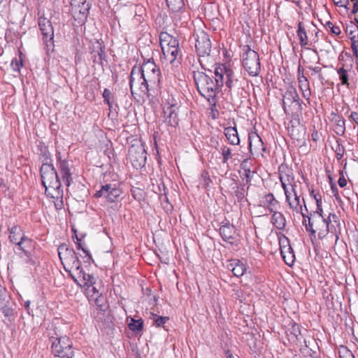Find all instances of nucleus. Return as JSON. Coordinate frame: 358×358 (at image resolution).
I'll use <instances>...</instances> for the list:
<instances>
[{
    "instance_id": "nucleus-1",
    "label": "nucleus",
    "mask_w": 358,
    "mask_h": 358,
    "mask_svg": "<svg viewBox=\"0 0 358 358\" xmlns=\"http://www.w3.org/2000/svg\"><path fill=\"white\" fill-rule=\"evenodd\" d=\"M161 72L153 59L144 62L141 66H134L129 76V87L131 94L135 80L139 83L138 89L148 99L152 98L159 92L161 86Z\"/></svg>"
},
{
    "instance_id": "nucleus-2",
    "label": "nucleus",
    "mask_w": 358,
    "mask_h": 358,
    "mask_svg": "<svg viewBox=\"0 0 358 358\" xmlns=\"http://www.w3.org/2000/svg\"><path fill=\"white\" fill-rule=\"evenodd\" d=\"M193 77L199 94L206 99L210 106H215V97L220 90L213 81V71L211 70H208V73L194 71Z\"/></svg>"
},
{
    "instance_id": "nucleus-3",
    "label": "nucleus",
    "mask_w": 358,
    "mask_h": 358,
    "mask_svg": "<svg viewBox=\"0 0 358 358\" xmlns=\"http://www.w3.org/2000/svg\"><path fill=\"white\" fill-rule=\"evenodd\" d=\"M304 203L306 213H303L302 224L305 227L307 232L314 238H316V234L319 239L322 240L328 235V227L327 217L324 215H320L315 213H309L306 205L304 199H302Z\"/></svg>"
},
{
    "instance_id": "nucleus-4",
    "label": "nucleus",
    "mask_w": 358,
    "mask_h": 358,
    "mask_svg": "<svg viewBox=\"0 0 358 358\" xmlns=\"http://www.w3.org/2000/svg\"><path fill=\"white\" fill-rule=\"evenodd\" d=\"M306 104L300 99L296 88L291 87L283 94L282 107L286 115L292 117L302 115Z\"/></svg>"
},
{
    "instance_id": "nucleus-5",
    "label": "nucleus",
    "mask_w": 358,
    "mask_h": 358,
    "mask_svg": "<svg viewBox=\"0 0 358 358\" xmlns=\"http://www.w3.org/2000/svg\"><path fill=\"white\" fill-rule=\"evenodd\" d=\"M242 65L250 76H257L261 71L259 54L248 45L242 48Z\"/></svg>"
},
{
    "instance_id": "nucleus-6",
    "label": "nucleus",
    "mask_w": 358,
    "mask_h": 358,
    "mask_svg": "<svg viewBox=\"0 0 358 358\" xmlns=\"http://www.w3.org/2000/svg\"><path fill=\"white\" fill-rule=\"evenodd\" d=\"M40 173L45 193L62 187L57 172L51 162L42 164Z\"/></svg>"
},
{
    "instance_id": "nucleus-7",
    "label": "nucleus",
    "mask_w": 358,
    "mask_h": 358,
    "mask_svg": "<svg viewBox=\"0 0 358 358\" xmlns=\"http://www.w3.org/2000/svg\"><path fill=\"white\" fill-rule=\"evenodd\" d=\"M128 159L134 168L141 169L145 166L147 161V152L143 143L138 139L131 141L128 150Z\"/></svg>"
},
{
    "instance_id": "nucleus-8",
    "label": "nucleus",
    "mask_w": 358,
    "mask_h": 358,
    "mask_svg": "<svg viewBox=\"0 0 358 358\" xmlns=\"http://www.w3.org/2000/svg\"><path fill=\"white\" fill-rule=\"evenodd\" d=\"M38 24L39 29L43 36V41L44 48L47 52H53L55 48L54 41V29L52 22L44 17H40L38 19Z\"/></svg>"
},
{
    "instance_id": "nucleus-9",
    "label": "nucleus",
    "mask_w": 358,
    "mask_h": 358,
    "mask_svg": "<svg viewBox=\"0 0 358 358\" xmlns=\"http://www.w3.org/2000/svg\"><path fill=\"white\" fill-rule=\"evenodd\" d=\"M122 193L120 185L116 183H107L102 185L99 190L94 194L95 198H103L108 203L117 202Z\"/></svg>"
},
{
    "instance_id": "nucleus-10",
    "label": "nucleus",
    "mask_w": 358,
    "mask_h": 358,
    "mask_svg": "<svg viewBox=\"0 0 358 358\" xmlns=\"http://www.w3.org/2000/svg\"><path fill=\"white\" fill-rule=\"evenodd\" d=\"M52 350L55 356L60 358H71L73 356L72 341L69 337H54Z\"/></svg>"
},
{
    "instance_id": "nucleus-11",
    "label": "nucleus",
    "mask_w": 358,
    "mask_h": 358,
    "mask_svg": "<svg viewBox=\"0 0 358 358\" xmlns=\"http://www.w3.org/2000/svg\"><path fill=\"white\" fill-rule=\"evenodd\" d=\"M194 36L197 55L199 57L209 56L212 47L209 35L203 30H199L194 34Z\"/></svg>"
},
{
    "instance_id": "nucleus-12",
    "label": "nucleus",
    "mask_w": 358,
    "mask_h": 358,
    "mask_svg": "<svg viewBox=\"0 0 358 358\" xmlns=\"http://www.w3.org/2000/svg\"><path fill=\"white\" fill-rule=\"evenodd\" d=\"M219 233L222 240L231 245H237L239 241V234L236 227L225 220L220 223Z\"/></svg>"
},
{
    "instance_id": "nucleus-13",
    "label": "nucleus",
    "mask_w": 358,
    "mask_h": 358,
    "mask_svg": "<svg viewBox=\"0 0 358 358\" xmlns=\"http://www.w3.org/2000/svg\"><path fill=\"white\" fill-rule=\"evenodd\" d=\"M92 4V3H76V0L71 1L72 16L77 22V25L82 26L86 23Z\"/></svg>"
},
{
    "instance_id": "nucleus-14",
    "label": "nucleus",
    "mask_w": 358,
    "mask_h": 358,
    "mask_svg": "<svg viewBox=\"0 0 358 358\" xmlns=\"http://www.w3.org/2000/svg\"><path fill=\"white\" fill-rule=\"evenodd\" d=\"M248 143L250 152L252 155H263V152L266 151V147L261 137L256 131L249 133Z\"/></svg>"
},
{
    "instance_id": "nucleus-15",
    "label": "nucleus",
    "mask_w": 358,
    "mask_h": 358,
    "mask_svg": "<svg viewBox=\"0 0 358 358\" xmlns=\"http://www.w3.org/2000/svg\"><path fill=\"white\" fill-rule=\"evenodd\" d=\"M287 126V130L290 137L296 141L303 138L306 129L300 123V117H292Z\"/></svg>"
},
{
    "instance_id": "nucleus-16",
    "label": "nucleus",
    "mask_w": 358,
    "mask_h": 358,
    "mask_svg": "<svg viewBox=\"0 0 358 358\" xmlns=\"http://www.w3.org/2000/svg\"><path fill=\"white\" fill-rule=\"evenodd\" d=\"M179 107L177 104H167L165 105L163 110L164 121L171 127H176L179 122L178 116Z\"/></svg>"
},
{
    "instance_id": "nucleus-17",
    "label": "nucleus",
    "mask_w": 358,
    "mask_h": 358,
    "mask_svg": "<svg viewBox=\"0 0 358 358\" xmlns=\"http://www.w3.org/2000/svg\"><path fill=\"white\" fill-rule=\"evenodd\" d=\"M328 234H330L331 238H334L336 241L339 238L341 232V225L338 216L335 213H329L327 217Z\"/></svg>"
},
{
    "instance_id": "nucleus-18",
    "label": "nucleus",
    "mask_w": 358,
    "mask_h": 358,
    "mask_svg": "<svg viewBox=\"0 0 358 358\" xmlns=\"http://www.w3.org/2000/svg\"><path fill=\"white\" fill-rule=\"evenodd\" d=\"M97 44L98 45L91 52L92 59L94 64L100 66L103 69V62H107L106 47L99 41H97Z\"/></svg>"
},
{
    "instance_id": "nucleus-19",
    "label": "nucleus",
    "mask_w": 358,
    "mask_h": 358,
    "mask_svg": "<svg viewBox=\"0 0 358 358\" xmlns=\"http://www.w3.org/2000/svg\"><path fill=\"white\" fill-rule=\"evenodd\" d=\"M228 270L231 271L234 275L240 278L247 271V264L239 259H231L227 265Z\"/></svg>"
},
{
    "instance_id": "nucleus-20",
    "label": "nucleus",
    "mask_w": 358,
    "mask_h": 358,
    "mask_svg": "<svg viewBox=\"0 0 358 358\" xmlns=\"http://www.w3.org/2000/svg\"><path fill=\"white\" fill-rule=\"evenodd\" d=\"M285 241L287 242V245H280V254L285 264L289 266H292L295 261V255L292 248L289 243L288 239L285 238Z\"/></svg>"
},
{
    "instance_id": "nucleus-21",
    "label": "nucleus",
    "mask_w": 358,
    "mask_h": 358,
    "mask_svg": "<svg viewBox=\"0 0 358 358\" xmlns=\"http://www.w3.org/2000/svg\"><path fill=\"white\" fill-rule=\"evenodd\" d=\"M78 278L75 279V282L80 287H92L96 282V279L92 274L87 273L83 269H80L78 273Z\"/></svg>"
},
{
    "instance_id": "nucleus-22",
    "label": "nucleus",
    "mask_w": 358,
    "mask_h": 358,
    "mask_svg": "<svg viewBox=\"0 0 358 358\" xmlns=\"http://www.w3.org/2000/svg\"><path fill=\"white\" fill-rule=\"evenodd\" d=\"M229 69L226 66H216L215 68L214 72H213V76L214 78V82L216 84L217 87H218V90L220 92L222 90V87L224 85L225 79H226V71Z\"/></svg>"
},
{
    "instance_id": "nucleus-23",
    "label": "nucleus",
    "mask_w": 358,
    "mask_h": 358,
    "mask_svg": "<svg viewBox=\"0 0 358 358\" xmlns=\"http://www.w3.org/2000/svg\"><path fill=\"white\" fill-rule=\"evenodd\" d=\"M294 198H292V193L290 194H287L285 197L286 202L288 203L289 208L296 213H301L303 216V205L301 204L300 197L297 195L296 192H294L293 194Z\"/></svg>"
},
{
    "instance_id": "nucleus-24",
    "label": "nucleus",
    "mask_w": 358,
    "mask_h": 358,
    "mask_svg": "<svg viewBox=\"0 0 358 358\" xmlns=\"http://www.w3.org/2000/svg\"><path fill=\"white\" fill-rule=\"evenodd\" d=\"M10 300L6 296H0V312L8 318V320L14 315V309L10 306Z\"/></svg>"
},
{
    "instance_id": "nucleus-25",
    "label": "nucleus",
    "mask_w": 358,
    "mask_h": 358,
    "mask_svg": "<svg viewBox=\"0 0 358 358\" xmlns=\"http://www.w3.org/2000/svg\"><path fill=\"white\" fill-rule=\"evenodd\" d=\"M58 168L63 182L67 187L70 186L73 178L72 173L69 169V162H62L61 164L58 166Z\"/></svg>"
},
{
    "instance_id": "nucleus-26",
    "label": "nucleus",
    "mask_w": 358,
    "mask_h": 358,
    "mask_svg": "<svg viewBox=\"0 0 358 358\" xmlns=\"http://www.w3.org/2000/svg\"><path fill=\"white\" fill-rule=\"evenodd\" d=\"M224 134L225 135L229 143L233 145H238L240 143V138L238 136V131L234 125V127L229 126L224 127Z\"/></svg>"
},
{
    "instance_id": "nucleus-27",
    "label": "nucleus",
    "mask_w": 358,
    "mask_h": 358,
    "mask_svg": "<svg viewBox=\"0 0 358 358\" xmlns=\"http://www.w3.org/2000/svg\"><path fill=\"white\" fill-rule=\"evenodd\" d=\"M47 196L53 199L55 207L57 210H61L64 206L63 202V189H55L45 193Z\"/></svg>"
},
{
    "instance_id": "nucleus-28",
    "label": "nucleus",
    "mask_w": 358,
    "mask_h": 358,
    "mask_svg": "<svg viewBox=\"0 0 358 358\" xmlns=\"http://www.w3.org/2000/svg\"><path fill=\"white\" fill-rule=\"evenodd\" d=\"M331 115H334L332 121L334 122V132L337 135L343 136L345 133V119L341 115H338L334 113H332Z\"/></svg>"
},
{
    "instance_id": "nucleus-29",
    "label": "nucleus",
    "mask_w": 358,
    "mask_h": 358,
    "mask_svg": "<svg viewBox=\"0 0 358 358\" xmlns=\"http://www.w3.org/2000/svg\"><path fill=\"white\" fill-rule=\"evenodd\" d=\"M280 180H283L288 183H293L294 176L293 171L287 166L280 165L278 169Z\"/></svg>"
},
{
    "instance_id": "nucleus-30",
    "label": "nucleus",
    "mask_w": 358,
    "mask_h": 358,
    "mask_svg": "<svg viewBox=\"0 0 358 358\" xmlns=\"http://www.w3.org/2000/svg\"><path fill=\"white\" fill-rule=\"evenodd\" d=\"M127 322L129 330L134 334H138L143 331L144 323L141 318L135 319L131 317H127Z\"/></svg>"
},
{
    "instance_id": "nucleus-31",
    "label": "nucleus",
    "mask_w": 358,
    "mask_h": 358,
    "mask_svg": "<svg viewBox=\"0 0 358 358\" xmlns=\"http://www.w3.org/2000/svg\"><path fill=\"white\" fill-rule=\"evenodd\" d=\"M33 244L34 241L23 234L17 246V249L21 250L25 256H29L30 255V252H31L29 249L33 247Z\"/></svg>"
},
{
    "instance_id": "nucleus-32",
    "label": "nucleus",
    "mask_w": 358,
    "mask_h": 358,
    "mask_svg": "<svg viewBox=\"0 0 358 358\" xmlns=\"http://www.w3.org/2000/svg\"><path fill=\"white\" fill-rule=\"evenodd\" d=\"M271 217L272 224L280 230H284L286 227V220L284 215L278 211L272 212Z\"/></svg>"
},
{
    "instance_id": "nucleus-33",
    "label": "nucleus",
    "mask_w": 358,
    "mask_h": 358,
    "mask_svg": "<svg viewBox=\"0 0 358 358\" xmlns=\"http://www.w3.org/2000/svg\"><path fill=\"white\" fill-rule=\"evenodd\" d=\"M74 231V236L73 238H76L75 243L76 245V248L78 250H81L85 254V257H83L84 261L90 264L91 262H94V259L92 258V255L90 251L85 248V246L83 244L81 238H78L76 234V231Z\"/></svg>"
},
{
    "instance_id": "nucleus-34",
    "label": "nucleus",
    "mask_w": 358,
    "mask_h": 358,
    "mask_svg": "<svg viewBox=\"0 0 358 358\" xmlns=\"http://www.w3.org/2000/svg\"><path fill=\"white\" fill-rule=\"evenodd\" d=\"M37 151L40 155L43 163H50L52 162L51 155L48 150V146L42 141H38L36 145Z\"/></svg>"
},
{
    "instance_id": "nucleus-35",
    "label": "nucleus",
    "mask_w": 358,
    "mask_h": 358,
    "mask_svg": "<svg viewBox=\"0 0 358 358\" xmlns=\"http://www.w3.org/2000/svg\"><path fill=\"white\" fill-rule=\"evenodd\" d=\"M9 231V241L17 245L19 241L22 236L24 234L23 231L21 229V228L17 225H15L12 227L11 228L8 229Z\"/></svg>"
},
{
    "instance_id": "nucleus-36",
    "label": "nucleus",
    "mask_w": 358,
    "mask_h": 358,
    "mask_svg": "<svg viewBox=\"0 0 358 358\" xmlns=\"http://www.w3.org/2000/svg\"><path fill=\"white\" fill-rule=\"evenodd\" d=\"M262 203L264 206H267V208L271 213L275 211L278 201L275 199L272 193H268L263 197Z\"/></svg>"
},
{
    "instance_id": "nucleus-37",
    "label": "nucleus",
    "mask_w": 358,
    "mask_h": 358,
    "mask_svg": "<svg viewBox=\"0 0 358 358\" xmlns=\"http://www.w3.org/2000/svg\"><path fill=\"white\" fill-rule=\"evenodd\" d=\"M297 36L299 38V44L301 47H305L308 45V36L306 29L301 22L298 23Z\"/></svg>"
},
{
    "instance_id": "nucleus-38",
    "label": "nucleus",
    "mask_w": 358,
    "mask_h": 358,
    "mask_svg": "<svg viewBox=\"0 0 358 358\" xmlns=\"http://www.w3.org/2000/svg\"><path fill=\"white\" fill-rule=\"evenodd\" d=\"M145 11L144 8L142 6L140 5H136L135 6V15L134 17L131 20L132 24L135 27H138L143 20V14Z\"/></svg>"
},
{
    "instance_id": "nucleus-39",
    "label": "nucleus",
    "mask_w": 358,
    "mask_h": 358,
    "mask_svg": "<svg viewBox=\"0 0 358 358\" xmlns=\"http://www.w3.org/2000/svg\"><path fill=\"white\" fill-rule=\"evenodd\" d=\"M310 196L314 198L316 201V210L309 212V213H315L320 215H324L322 208V196L320 194H315L313 191L310 192Z\"/></svg>"
},
{
    "instance_id": "nucleus-40",
    "label": "nucleus",
    "mask_w": 358,
    "mask_h": 358,
    "mask_svg": "<svg viewBox=\"0 0 358 358\" xmlns=\"http://www.w3.org/2000/svg\"><path fill=\"white\" fill-rule=\"evenodd\" d=\"M227 88L231 91L232 87H235L238 83V80L234 78V72L231 69H228L226 71V79L224 81Z\"/></svg>"
},
{
    "instance_id": "nucleus-41",
    "label": "nucleus",
    "mask_w": 358,
    "mask_h": 358,
    "mask_svg": "<svg viewBox=\"0 0 358 358\" xmlns=\"http://www.w3.org/2000/svg\"><path fill=\"white\" fill-rule=\"evenodd\" d=\"M344 65L336 69L338 75L339 80L343 85L349 87V74L346 69H344Z\"/></svg>"
},
{
    "instance_id": "nucleus-42",
    "label": "nucleus",
    "mask_w": 358,
    "mask_h": 358,
    "mask_svg": "<svg viewBox=\"0 0 358 358\" xmlns=\"http://www.w3.org/2000/svg\"><path fill=\"white\" fill-rule=\"evenodd\" d=\"M233 194L236 198L238 202L243 201L247 190L245 189V185H236L233 187Z\"/></svg>"
},
{
    "instance_id": "nucleus-43",
    "label": "nucleus",
    "mask_w": 358,
    "mask_h": 358,
    "mask_svg": "<svg viewBox=\"0 0 358 358\" xmlns=\"http://www.w3.org/2000/svg\"><path fill=\"white\" fill-rule=\"evenodd\" d=\"M75 250L73 248H69L66 244H62L58 248V255L61 260H62V256L68 257L74 255Z\"/></svg>"
},
{
    "instance_id": "nucleus-44",
    "label": "nucleus",
    "mask_w": 358,
    "mask_h": 358,
    "mask_svg": "<svg viewBox=\"0 0 358 358\" xmlns=\"http://www.w3.org/2000/svg\"><path fill=\"white\" fill-rule=\"evenodd\" d=\"M165 52L171 56L170 62L173 63L176 60L181 57V51L180 48H166Z\"/></svg>"
},
{
    "instance_id": "nucleus-45",
    "label": "nucleus",
    "mask_w": 358,
    "mask_h": 358,
    "mask_svg": "<svg viewBox=\"0 0 358 358\" xmlns=\"http://www.w3.org/2000/svg\"><path fill=\"white\" fill-rule=\"evenodd\" d=\"M303 342L305 343V349L304 350H307L306 353L310 355L308 350L313 352H316V349L318 348L317 343H316V340L315 337H308V339H304Z\"/></svg>"
},
{
    "instance_id": "nucleus-46",
    "label": "nucleus",
    "mask_w": 358,
    "mask_h": 358,
    "mask_svg": "<svg viewBox=\"0 0 358 358\" xmlns=\"http://www.w3.org/2000/svg\"><path fill=\"white\" fill-rule=\"evenodd\" d=\"M166 2L168 7L174 12L180 10L185 5L183 0H166Z\"/></svg>"
},
{
    "instance_id": "nucleus-47",
    "label": "nucleus",
    "mask_w": 358,
    "mask_h": 358,
    "mask_svg": "<svg viewBox=\"0 0 358 358\" xmlns=\"http://www.w3.org/2000/svg\"><path fill=\"white\" fill-rule=\"evenodd\" d=\"M222 162L227 164L228 161L232 158L231 149L227 145H223L221 148Z\"/></svg>"
},
{
    "instance_id": "nucleus-48",
    "label": "nucleus",
    "mask_w": 358,
    "mask_h": 358,
    "mask_svg": "<svg viewBox=\"0 0 358 358\" xmlns=\"http://www.w3.org/2000/svg\"><path fill=\"white\" fill-rule=\"evenodd\" d=\"M345 32L347 35L349 36L350 39L352 38V36L357 37L358 26L356 24L351 22L350 24H348L346 26Z\"/></svg>"
},
{
    "instance_id": "nucleus-49",
    "label": "nucleus",
    "mask_w": 358,
    "mask_h": 358,
    "mask_svg": "<svg viewBox=\"0 0 358 358\" xmlns=\"http://www.w3.org/2000/svg\"><path fill=\"white\" fill-rule=\"evenodd\" d=\"M173 36L169 34L167 32H161L160 33V34H159V42H160V45L162 47V49L164 53H165V48H166L165 45L169 41L170 38H172Z\"/></svg>"
},
{
    "instance_id": "nucleus-50",
    "label": "nucleus",
    "mask_w": 358,
    "mask_h": 358,
    "mask_svg": "<svg viewBox=\"0 0 358 358\" xmlns=\"http://www.w3.org/2000/svg\"><path fill=\"white\" fill-rule=\"evenodd\" d=\"M211 182H212V180L210 178L209 173L206 171H203L201 175L200 185L204 189H207Z\"/></svg>"
},
{
    "instance_id": "nucleus-51",
    "label": "nucleus",
    "mask_w": 358,
    "mask_h": 358,
    "mask_svg": "<svg viewBox=\"0 0 358 358\" xmlns=\"http://www.w3.org/2000/svg\"><path fill=\"white\" fill-rule=\"evenodd\" d=\"M10 66L14 71L20 72V69L23 66V61L22 59L21 55L19 58H13Z\"/></svg>"
},
{
    "instance_id": "nucleus-52",
    "label": "nucleus",
    "mask_w": 358,
    "mask_h": 358,
    "mask_svg": "<svg viewBox=\"0 0 358 358\" xmlns=\"http://www.w3.org/2000/svg\"><path fill=\"white\" fill-rule=\"evenodd\" d=\"M102 96L103 98V102L106 103L108 106L110 110H111L113 105L110 99L113 97V96L110 90L107 88L104 89Z\"/></svg>"
},
{
    "instance_id": "nucleus-53",
    "label": "nucleus",
    "mask_w": 358,
    "mask_h": 358,
    "mask_svg": "<svg viewBox=\"0 0 358 358\" xmlns=\"http://www.w3.org/2000/svg\"><path fill=\"white\" fill-rule=\"evenodd\" d=\"M153 316H154V323L157 327H162L168 320H169V317L158 316L157 315H153Z\"/></svg>"
},
{
    "instance_id": "nucleus-54",
    "label": "nucleus",
    "mask_w": 358,
    "mask_h": 358,
    "mask_svg": "<svg viewBox=\"0 0 358 358\" xmlns=\"http://www.w3.org/2000/svg\"><path fill=\"white\" fill-rule=\"evenodd\" d=\"M325 27L329 28L330 31L336 36H338L341 34V29L339 27L334 25V24L330 21L326 22Z\"/></svg>"
},
{
    "instance_id": "nucleus-55",
    "label": "nucleus",
    "mask_w": 358,
    "mask_h": 358,
    "mask_svg": "<svg viewBox=\"0 0 358 358\" xmlns=\"http://www.w3.org/2000/svg\"><path fill=\"white\" fill-rule=\"evenodd\" d=\"M299 87L301 90L310 87L309 81L306 77L298 78Z\"/></svg>"
},
{
    "instance_id": "nucleus-56",
    "label": "nucleus",
    "mask_w": 358,
    "mask_h": 358,
    "mask_svg": "<svg viewBox=\"0 0 358 358\" xmlns=\"http://www.w3.org/2000/svg\"><path fill=\"white\" fill-rule=\"evenodd\" d=\"M336 145L334 152L345 154V147L342 144V140L341 138H337L336 141Z\"/></svg>"
},
{
    "instance_id": "nucleus-57",
    "label": "nucleus",
    "mask_w": 358,
    "mask_h": 358,
    "mask_svg": "<svg viewBox=\"0 0 358 358\" xmlns=\"http://www.w3.org/2000/svg\"><path fill=\"white\" fill-rule=\"evenodd\" d=\"M301 334H302V332L301 331V329H300V325L296 323L292 324L291 331H290V335L299 336V335H301Z\"/></svg>"
},
{
    "instance_id": "nucleus-58",
    "label": "nucleus",
    "mask_w": 358,
    "mask_h": 358,
    "mask_svg": "<svg viewBox=\"0 0 358 358\" xmlns=\"http://www.w3.org/2000/svg\"><path fill=\"white\" fill-rule=\"evenodd\" d=\"M165 46H166V48H180L179 40L177 37L173 36L172 38H170L169 41Z\"/></svg>"
},
{
    "instance_id": "nucleus-59",
    "label": "nucleus",
    "mask_w": 358,
    "mask_h": 358,
    "mask_svg": "<svg viewBox=\"0 0 358 358\" xmlns=\"http://www.w3.org/2000/svg\"><path fill=\"white\" fill-rule=\"evenodd\" d=\"M250 157L245 158L242 162L241 163V168L245 171L246 170H250L251 166V163L250 162Z\"/></svg>"
},
{
    "instance_id": "nucleus-60",
    "label": "nucleus",
    "mask_w": 358,
    "mask_h": 358,
    "mask_svg": "<svg viewBox=\"0 0 358 358\" xmlns=\"http://www.w3.org/2000/svg\"><path fill=\"white\" fill-rule=\"evenodd\" d=\"M338 184L341 187H344L347 185V180L344 177L343 171L342 170L339 171Z\"/></svg>"
},
{
    "instance_id": "nucleus-61",
    "label": "nucleus",
    "mask_w": 358,
    "mask_h": 358,
    "mask_svg": "<svg viewBox=\"0 0 358 358\" xmlns=\"http://www.w3.org/2000/svg\"><path fill=\"white\" fill-rule=\"evenodd\" d=\"M329 179H330L331 189L332 191V193H333L334 196H335L336 199L338 200V199H340V197L338 195V188L336 187V185L335 183L332 182L331 177H329Z\"/></svg>"
},
{
    "instance_id": "nucleus-62",
    "label": "nucleus",
    "mask_w": 358,
    "mask_h": 358,
    "mask_svg": "<svg viewBox=\"0 0 358 358\" xmlns=\"http://www.w3.org/2000/svg\"><path fill=\"white\" fill-rule=\"evenodd\" d=\"M71 264H72V267L73 268L74 267L76 268V270L77 271H78V273L80 272V269H83V268L81 266V262H80L79 257H74L73 261V262H71Z\"/></svg>"
},
{
    "instance_id": "nucleus-63",
    "label": "nucleus",
    "mask_w": 358,
    "mask_h": 358,
    "mask_svg": "<svg viewBox=\"0 0 358 358\" xmlns=\"http://www.w3.org/2000/svg\"><path fill=\"white\" fill-rule=\"evenodd\" d=\"M162 188H163V193H161V196L159 198L161 201H164L166 203H169V199L167 196L168 189L166 187L165 185H162Z\"/></svg>"
},
{
    "instance_id": "nucleus-64",
    "label": "nucleus",
    "mask_w": 358,
    "mask_h": 358,
    "mask_svg": "<svg viewBox=\"0 0 358 358\" xmlns=\"http://www.w3.org/2000/svg\"><path fill=\"white\" fill-rule=\"evenodd\" d=\"M245 172V183L246 184H250L252 179V177H253V173H255L254 171H252L251 169L250 170H246L244 171Z\"/></svg>"
}]
</instances>
